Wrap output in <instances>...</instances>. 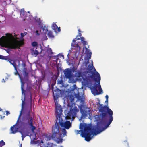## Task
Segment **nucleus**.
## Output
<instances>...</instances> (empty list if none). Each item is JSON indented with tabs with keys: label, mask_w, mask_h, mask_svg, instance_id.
I'll return each mask as SVG.
<instances>
[{
	"label": "nucleus",
	"mask_w": 147,
	"mask_h": 147,
	"mask_svg": "<svg viewBox=\"0 0 147 147\" xmlns=\"http://www.w3.org/2000/svg\"><path fill=\"white\" fill-rule=\"evenodd\" d=\"M78 32L79 33H80L81 32V31H80V29H78Z\"/></svg>",
	"instance_id": "obj_42"
},
{
	"label": "nucleus",
	"mask_w": 147,
	"mask_h": 147,
	"mask_svg": "<svg viewBox=\"0 0 147 147\" xmlns=\"http://www.w3.org/2000/svg\"><path fill=\"white\" fill-rule=\"evenodd\" d=\"M64 74L67 78L70 79L72 77L71 71L69 68H67L65 70Z\"/></svg>",
	"instance_id": "obj_9"
},
{
	"label": "nucleus",
	"mask_w": 147,
	"mask_h": 147,
	"mask_svg": "<svg viewBox=\"0 0 147 147\" xmlns=\"http://www.w3.org/2000/svg\"><path fill=\"white\" fill-rule=\"evenodd\" d=\"M105 102L107 104L108 103V100H106L105 101Z\"/></svg>",
	"instance_id": "obj_41"
},
{
	"label": "nucleus",
	"mask_w": 147,
	"mask_h": 147,
	"mask_svg": "<svg viewBox=\"0 0 147 147\" xmlns=\"http://www.w3.org/2000/svg\"><path fill=\"white\" fill-rule=\"evenodd\" d=\"M93 63L92 62V65H93Z\"/></svg>",
	"instance_id": "obj_50"
},
{
	"label": "nucleus",
	"mask_w": 147,
	"mask_h": 147,
	"mask_svg": "<svg viewBox=\"0 0 147 147\" xmlns=\"http://www.w3.org/2000/svg\"><path fill=\"white\" fill-rule=\"evenodd\" d=\"M78 35H77V37L75 38V39H76V40H80V38H77V37H78Z\"/></svg>",
	"instance_id": "obj_35"
},
{
	"label": "nucleus",
	"mask_w": 147,
	"mask_h": 147,
	"mask_svg": "<svg viewBox=\"0 0 147 147\" xmlns=\"http://www.w3.org/2000/svg\"><path fill=\"white\" fill-rule=\"evenodd\" d=\"M59 57H63V58H64V56L63 55H59Z\"/></svg>",
	"instance_id": "obj_37"
},
{
	"label": "nucleus",
	"mask_w": 147,
	"mask_h": 147,
	"mask_svg": "<svg viewBox=\"0 0 147 147\" xmlns=\"http://www.w3.org/2000/svg\"><path fill=\"white\" fill-rule=\"evenodd\" d=\"M25 11L24 10H21L20 11V14H22L24 15L25 14Z\"/></svg>",
	"instance_id": "obj_27"
},
{
	"label": "nucleus",
	"mask_w": 147,
	"mask_h": 147,
	"mask_svg": "<svg viewBox=\"0 0 147 147\" xmlns=\"http://www.w3.org/2000/svg\"><path fill=\"white\" fill-rule=\"evenodd\" d=\"M0 116H1V118H2V116L1 115H0Z\"/></svg>",
	"instance_id": "obj_48"
},
{
	"label": "nucleus",
	"mask_w": 147,
	"mask_h": 147,
	"mask_svg": "<svg viewBox=\"0 0 147 147\" xmlns=\"http://www.w3.org/2000/svg\"><path fill=\"white\" fill-rule=\"evenodd\" d=\"M99 111L101 113V116L102 121L106 122L108 119V121L105 126V128L101 126V123H97L95 128L94 129L91 125H87L85 123L80 124V129H84V131H81V136L85 138V140L87 141H89L92 139L91 136L94 134H99L104 131L105 129L107 128L111 123L113 119V112L107 106H103L102 104L99 103Z\"/></svg>",
	"instance_id": "obj_1"
},
{
	"label": "nucleus",
	"mask_w": 147,
	"mask_h": 147,
	"mask_svg": "<svg viewBox=\"0 0 147 147\" xmlns=\"http://www.w3.org/2000/svg\"><path fill=\"white\" fill-rule=\"evenodd\" d=\"M22 134V133H21L22 139V140H23L25 137L26 136H28V135H23Z\"/></svg>",
	"instance_id": "obj_26"
},
{
	"label": "nucleus",
	"mask_w": 147,
	"mask_h": 147,
	"mask_svg": "<svg viewBox=\"0 0 147 147\" xmlns=\"http://www.w3.org/2000/svg\"><path fill=\"white\" fill-rule=\"evenodd\" d=\"M80 111L82 114L81 118H82L83 117H85L87 116V112L86 111L81 109H80Z\"/></svg>",
	"instance_id": "obj_13"
},
{
	"label": "nucleus",
	"mask_w": 147,
	"mask_h": 147,
	"mask_svg": "<svg viewBox=\"0 0 147 147\" xmlns=\"http://www.w3.org/2000/svg\"><path fill=\"white\" fill-rule=\"evenodd\" d=\"M92 53L90 52L87 55V58L88 60L91 58V56Z\"/></svg>",
	"instance_id": "obj_25"
},
{
	"label": "nucleus",
	"mask_w": 147,
	"mask_h": 147,
	"mask_svg": "<svg viewBox=\"0 0 147 147\" xmlns=\"http://www.w3.org/2000/svg\"><path fill=\"white\" fill-rule=\"evenodd\" d=\"M59 59L57 57V58H56V59H57V60L58 59Z\"/></svg>",
	"instance_id": "obj_46"
},
{
	"label": "nucleus",
	"mask_w": 147,
	"mask_h": 147,
	"mask_svg": "<svg viewBox=\"0 0 147 147\" xmlns=\"http://www.w3.org/2000/svg\"><path fill=\"white\" fill-rule=\"evenodd\" d=\"M75 39H76L75 38V39H74L73 40V43H74L75 42V41H76V40H75Z\"/></svg>",
	"instance_id": "obj_39"
},
{
	"label": "nucleus",
	"mask_w": 147,
	"mask_h": 147,
	"mask_svg": "<svg viewBox=\"0 0 147 147\" xmlns=\"http://www.w3.org/2000/svg\"><path fill=\"white\" fill-rule=\"evenodd\" d=\"M31 136H32V135H31L30 136V137L31 138V139H32V138H31Z\"/></svg>",
	"instance_id": "obj_45"
},
{
	"label": "nucleus",
	"mask_w": 147,
	"mask_h": 147,
	"mask_svg": "<svg viewBox=\"0 0 147 147\" xmlns=\"http://www.w3.org/2000/svg\"><path fill=\"white\" fill-rule=\"evenodd\" d=\"M16 71L15 73V75L18 74L19 77L21 82V89L22 91V94H24V99L23 100H25V98L27 97H28L30 99V102H32V96L31 95V92L30 91H26L24 90V85L25 83L23 81V79L22 78L18 73L17 70V66H16V69H14Z\"/></svg>",
	"instance_id": "obj_7"
},
{
	"label": "nucleus",
	"mask_w": 147,
	"mask_h": 147,
	"mask_svg": "<svg viewBox=\"0 0 147 147\" xmlns=\"http://www.w3.org/2000/svg\"><path fill=\"white\" fill-rule=\"evenodd\" d=\"M81 42H82L84 40V38L82 37H81Z\"/></svg>",
	"instance_id": "obj_34"
},
{
	"label": "nucleus",
	"mask_w": 147,
	"mask_h": 147,
	"mask_svg": "<svg viewBox=\"0 0 147 147\" xmlns=\"http://www.w3.org/2000/svg\"><path fill=\"white\" fill-rule=\"evenodd\" d=\"M30 52L31 54L33 55H34L35 57H36L39 54L38 51L36 50H34V48L30 49Z\"/></svg>",
	"instance_id": "obj_12"
},
{
	"label": "nucleus",
	"mask_w": 147,
	"mask_h": 147,
	"mask_svg": "<svg viewBox=\"0 0 147 147\" xmlns=\"http://www.w3.org/2000/svg\"><path fill=\"white\" fill-rule=\"evenodd\" d=\"M82 76V74L81 73H79L78 74V76L79 77H81Z\"/></svg>",
	"instance_id": "obj_32"
},
{
	"label": "nucleus",
	"mask_w": 147,
	"mask_h": 147,
	"mask_svg": "<svg viewBox=\"0 0 147 147\" xmlns=\"http://www.w3.org/2000/svg\"><path fill=\"white\" fill-rule=\"evenodd\" d=\"M2 80H3L2 82H3H3H5V81L4 80V79H3Z\"/></svg>",
	"instance_id": "obj_43"
},
{
	"label": "nucleus",
	"mask_w": 147,
	"mask_h": 147,
	"mask_svg": "<svg viewBox=\"0 0 147 147\" xmlns=\"http://www.w3.org/2000/svg\"><path fill=\"white\" fill-rule=\"evenodd\" d=\"M48 51H49V52H52V50H51V48H49L48 49Z\"/></svg>",
	"instance_id": "obj_38"
},
{
	"label": "nucleus",
	"mask_w": 147,
	"mask_h": 147,
	"mask_svg": "<svg viewBox=\"0 0 147 147\" xmlns=\"http://www.w3.org/2000/svg\"><path fill=\"white\" fill-rule=\"evenodd\" d=\"M20 147H22V144H21L20 145Z\"/></svg>",
	"instance_id": "obj_47"
},
{
	"label": "nucleus",
	"mask_w": 147,
	"mask_h": 147,
	"mask_svg": "<svg viewBox=\"0 0 147 147\" xmlns=\"http://www.w3.org/2000/svg\"><path fill=\"white\" fill-rule=\"evenodd\" d=\"M5 60L9 62L14 67V69H16V66H17V65L15 61L13 60L10 58H9L7 56V57L6 60Z\"/></svg>",
	"instance_id": "obj_11"
},
{
	"label": "nucleus",
	"mask_w": 147,
	"mask_h": 147,
	"mask_svg": "<svg viewBox=\"0 0 147 147\" xmlns=\"http://www.w3.org/2000/svg\"><path fill=\"white\" fill-rule=\"evenodd\" d=\"M57 83L60 84L61 85H63V81L62 80V78H61L60 80L58 79L57 81Z\"/></svg>",
	"instance_id": "obj_20"
},
{
	"label": "nucleus",
	"mask_w": 147,
	"mask_h": 147,
	"mask_svg": "<svg viewBox=\"0 0 147 147\" xmlns=\"http://www.w3.org/2000/svg\"><path fill=\"white\" fill-rule=\"evenodd\" d=\"M89 72L91 74L90 76V77L93 79L96 82L98 83V84H94L92 87L90 88L92 93L94 95L100 94L103 92L100 84L101 78L100 74L97 72L94 73L92 71H90Z\"/></svg>",
	"instance_id": "obj_5"
},
{
	"label": "nucleus",
	"mask_w": 147,
	"mask_h": 147,
	"mask_svg": "<svg viewBox=\"0 0 147 147\" xmlns=\"http://www.w3.org/2000/svg\"><path fill=\"white\" fill-rule=\"evenodd\" d=\"M67 98L68 100L70 102L72 103L74 102V97L72 95H68V96Z\"/></svg>",
	"instance_id": "obj_15"
},
{
	"label": "nucleus",
	"mask_w": 147,
	"mask_h": 147,
	"mask_svg": "<svg viewBox=\"0 0 147 147\" xmlns=\"http://www.w3.org/2000/svg\"><path fill=\"white\" fill-rule=\"evenodd\" d=\"M32 139L33 140H34L36 139V135H35L34 137H32Z\"/></svg>",
	"instance_id": "obj_33"
},
{
	"label": "nucleus",
	"mask_w": 147,
	"mask_h": 147,
	"mask_svg": "<svg viewBox=\"0 0 147 147\" xmlns=\"http://www.w3.org/2000/svg\"><path fill=\"white\" fill-rule=\"evenodd\" d=\"M32 46L34 47L38 46V43L36 42H33L32 43Z\"/></svg>",
	"instance_id": "obj_23"
},
{
	"label": "nucleus",
	"mask_w": 147,
	"mask_h": 147,
	"mask_svg": "<svg viewBox=\"0 0 147 147\" xmlns=\"http://www.w3.org/2000/svg\"><path fill=\"white\" fill-rule=\"evenodd\" d=\"M71 46L77 48H78L79 49H80V47L79 46L78 44H76L75 43H71Z\"/></svg>",
	"instance_id": "obj_19"
},
{
	"label": "nucleus",
	"mask_w": 147,
	"mask_h": 147,
	"mask_svg": "<svg viewBox=\"0 0 147 147\" xmlns=\"http://www.w3.org/2000/svg\"><path fill=\"white\" fill-rule=\"evenodd\" d=\"M23 74L24 77V80L25 79H27L28 78V73L25 70H24L23 71Z\"/></svg>",
	"instance_id": "obj_14"
},
{
	"label": "nucleus",
	"mask_w": 147,
	"mask_h": 147,
	"mask_svg": "<svg viewBox=\"0 0 147 147\" xmlns=\"http://www.w3.org/2000/svg\"><path fill=\"white\" fill-rule=\"evenodd\" d=\"M82 130H76L75 131V133H76V134H77V135H78L79 134H80V132H81V131Z\"/></svg>",
	"instance_id": "obj_28"
},
{
	"label": "nucleus",
	"mask_w": 147,
	"mask_h": 147,
	"mask_svg": "<svg viewBox=\"0 0 147 147\" xmlns=\"http://www.w3.org/2000/svg\"><path fill=\"white\" fill-rule=\"evenodd\" d=\"M41 29L43 30V31H45L44 33L46 34V32L48 31V30L47 28L45 26H42L41 27Z\"/></svg>",
	"instance_id": "obj_17"
},
{
	"label": "nucleus",
	"mask_w": 147,
	"mask_h": 147,
	"mask_svg": "<svg viewBox=\"0 0 147 147\" xmlns=\"http://www.w3.org/2000/svg\"><path fill=\"white\" fill-rule=\"evenodd\" d=\"M79 111L77 107L75 106L73 108H71L67 113V115L65 117L67 119H74L76 116L77 113Z\"/></svg>",
	"instance_id": "obj_8"
},
{
	"label": "nucleus",
	"mask_w": 147,
	"mask_h": 147,
	"mask_svg": "<svg viewBox=\"0 0 147 147\" xmlns=\"http://www.w3.org/2000/svg\"><path fill=\"white\" fill-rule=\"evenodd\" d=\"M105 98H106V100H108L109 96L107 95H106L105 96Z\"/></svg>",
	"instance_id": "obj_36"
},
{
	"label": "nucleus",
	"mask_w": 147,
	"mask_h": 147,
	"mask_svg": "<svg viewBox=\"0 0 147 147\" xmlns=\"http://www.w3.org/2000/svg\"><path fill=\"white\" fill-rule=\"evenodd\" d=\"M18 132H20L21 134V133H22V134H22H23V135H28L26 132V131H24V130H20V131H18Z\"/></svg>",
	"instance_id": "obj_21"
},
{
	"label": "nucleus",
	"mask_w": 147,
	"mask_h": 147,
	"mask_svg": "<svg viewBox=\"0 0 147 147\" xmlns=\"http://www.w3.org/2000/svg\"><path fill=\"white\" fill-rule=\"evenodd\" d=\"M61 147H63L62 146H61Z\"/></svg>",
	"instance_id": "obj_52"
},
{
	"label": "nucleus",
	"mask_w": 147,
	"mask_h": 147,
	"mask_svg": "<svg viewBox=\"0 0 147 147\" xmlns=\"http://www.w3.org/2000/svg\"><path fill=\"white\" fill-rule=\"evenodd\" d=\"M48 36L51 38H54V36L53 35V32L51 31H49L47 34Z\"/></svg>",
	"instance_id": "obj_16"
},
{
	"label": "nucleus",
	"mask_w": 147,
	"mask_h": 147,
	"mask_svg": "<svg viewBox=\"0 0 147 147\" xmlns=\"http://www.w3.org/2000/svg\"><path fill=\"white\" fill-rule=\"evenodd\" d=\"M2 109H1V108H0V111H2Z\"/></svg>",
	"instance_id": "obj_44"
},
{
	"label": "nucleus",
	"mask_w": 147,
	"mask_h": 147,
	"mask_svg": "<svg viewBox=\"0 0 147 147\" xmlns=\"http://www.w3.org/2000/svg\"><path fill=\"white\" fill-rule=\"evenodd\" d=\"M51 147H53V146H51Z\"/></svg>",
	"instance_id": "obj_51"
},
{
	"label": "nucleus",
	"mask_w": 147,
	"mask_h": 147,
	"mask_svg": "<svg viewBox=\"0 0 147 147\" xmlns=\"http://www.w3.org/2000/svg\"><path fill=\"white\" fill-rule=\"evenodd\" d=\"M82 42V44H83L84 47L86 44H87V43L86 41H85L84 40Z\"/></svg>",
	"instance_id": "obj_29"
},
{
	"label": "nucleus",
	"mask_w": 147,
	"mask_h": 147,
	"mask_svg": "<svg viewBox=\"0 0 147 147\" xmlns=\"http://www.w3.org/2000/svg\"><path fill=\"white\" fill-rule=\"evenodd\" d=\"M3 117H5V116H3Z\"/></svg>",
	"instance_id": "obj_49"
},
{
	"label": "nucleus",
	"mask_w": 147,
	"mask_h": 147,
	"mask_svg": "<svg viewBox=\"0 0 147 147\" xmlns=\"http://www.w3.org/2000/svg\"><path fill=\"white\" fill-rule=\"evenodd\" d=\"M5 143L3 140H2L0 141V147H2L3 146L5 145Z\"/></svg>",
	"instance_id": "obj_24"
},
{
	"label": "nucleus",
	"mask_w": 147,
	"mask_h": 147,
	"mask_svg": "<svg viewBox=\"0 0 147 147\" xmlns=\"http://www.w3.org/2000/svg\"><path fill=\"white\" fill-rule=\"evenodd\" d=\"M59 132L57 134H55L53 131V125L52 127V135L51 136L52 138L55 141H57V143L62 142L61 138L64 137L66 135L67 131L65 128L62 129V133L60 132V130L61 129L60 127H59Z\"/></svg>",
	"instance_id": "obj_6"
},
{
	"label": "nucleus",
	"mask_w": 147,
	"mask_h": 147,
	"mask_svg": "<svg viewBox=\"0 0 147 147\" xmlns=\"http://www.w3.org/2000/svg\"><path fill=\"white\" fill-rule=\"evenodd\" d=\"M79 36L81 37L82 36V34L80 33H79L78 34Z\"/></svg>",
	"instance_id": "obj_40"
},
{
	"label": "nucleus",
	"mask_w": 147,
	"mask_h": 147,
	"mask_svg": "<svg viewBox=\"0 0 147 147\" xmlns=\"http://www.w3.org/2000/svg\"><path fill=\"white\" fill-rule=\"evenodd\" d=\"M32 102H30V106L26 108L22 118L20 119L22 111L25 104L24 100H22V109L16 123L11 127V133L15 134L18 131V128L16 127V126H18L19 128H26L28 127H30L32 132L34 133V130L36 129V128L34 126V117L32 111Z\"/></svg>",
	"instance_id": "obj_2"
},
{
	"label": "nucleus",
	"mask_w": 147,
	"mask_h": 147,
	"mask_svg": "<svg viewBox=\"0 0 147 147\" xmlns=\"http://www.w3.org/2000/svg\"><path fill=\"white\" fill-rule=\"evenodd\" d=\"M62 108L61 105L56 104L55 107V123L53 125V131L55 134H57L59 132V127L60 125L64 128L68 129L71 127V124L69 121H66L64 122L62 118Z\"/></svg>",
	"instance_id": "obj_4"
},
{
	"label": "nucleus",
	"mask_w": 147,
	"mask_h": 147,
	"mask_svg": "<svg viewBox=\"0 0 147 147\" xmlns=\"http://www.w3.org/2000/svg\"><path fill=\"white\" fill-rule=\"evenodd\" d=\"M57 28V26L55 24V23H53V24L52 26L53 29L55 31H56Z\"/></svg>",
	"instance_id": "obj_18"
},
{
	"label": "nucleus",
	"mask_w": 147,
	"mask_h": 147,
	"mask_svg": "<svg viewBox=\"0 0 147 147\" xmlns=\"http://www.w3.org/2000/svg\"><path fill=\"white\" fill-rule=\"evenodd\" d=\"M26 32L20 34L21 37L19 38L16 37V35H14L16 39L13 41L11 40L13 38L12 35L10 33H6L5 35L7 39L0 38V45L2 47L8 48L9 49H15L20 48L21 46L24 44V39L23 38L27 34Z\"/></svg>",
	"instance_id": "obj_3"
},
{
	"label": "nucleus",
	"mask_w": 147,
	"mask_h": 147,
	"mask_svg": "<svg viewBox=\"0 0 147 147\" xmlns=\"http://www.w3.org/2000/svg\"><path fill=\"white\" fill-rule=\"evenodd\" d=\"M7 56H4L2 55H0V59L3 60H6Z\"/></svg>",
	"instance_id": "obj_22"
},
{
	"label": "nucleus",
	"mask_w": 147,
	"mask_h": 147,
	"mask_svg": "<svg viewBox=\"0 0 147 147\" xmlns=\"http://www.w3.org/2000/svg\"><path fill=\"white\" fill-rule=\"evenodd\" d=\"M54 92L55 93L53 92V94L54 97L55 102L56 103V99H57L59 97L60 93L61 90L59 88H57L55 90Z\"/></svg>",
	"instance_id": "obj_10"
},
{
	"label": "nucleus",
	"mask_w": 147,
	"mask_h": 147,
	"mask_svg": "<svg viewBox=\"0 0 147 147\" xmlns=\"http://www.w3.org/2000/svg\"><path fill=\"white\" fill-rule=\"evenodd\" d=\"M6 115L7 116L8 115L10 114V113L9 111H6Z\"/></svg>",
	"instance_id": "obj_30"
},
{
	"label": "nucleus",
	"mask_w": 147,
	"mask_h": 147,
	"mask_svg": "<svg viewBox=\"0 0 147 147\" xmlns=\"http://www.w3.org/2000/svg\"><path fill=\"white\" fill-rule=\"evenodd\" d=\"M56 31H57L58 32H60L61 31L60 27H58Z\"/></svg>",
	"instance_id": "obj_31"
}]
</instances>
